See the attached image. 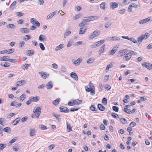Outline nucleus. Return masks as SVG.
<instances>
[{
  "label": "nucleus",
  "instance_id": "42",
  "mask_svg": "<svg viewBox=\"0 0 152 152\" xmlns=\"http://www.w3.org/2000/svg\"><path fill=\"white\" fill-rule=\"evenodd\" d=\"M102 103L104 105H106L107 103V99L105 98H103L102 100Z\"/></svg>",
  "mask_w": 152,
  "mask_h": 152
},
{
  "label": "nucleus",
  "instance_id": "64",
  "mask_svg": "<svg viewBox=\"0 0 152 152\" xmlns=\"http://www.w3.org/2000/svg\"><path fill=\"white\" fill-rule=\"evenodd\" d=\"M109 75H105V76L104 78V81L106 82L109 79Z\"/></svg>",
  "mask_w": 152,
  "mask_h": 152
},
{
  "label": "nucleus",
  "instance_id": "16",
  "mask_svg": "<svg viewBox=\"0 0 152 152\" xmlns=\"http://www.w3.org/2000/svg\"><path fill=\"white\" fill-rule=\"evenodd\" d=\"M56 11H54L53 12H52L50 13L47 16V19H50L56 13Z\"/></svg>",
  "mask_w": 152,
  "mask_h": 152
},
{
  "label": "nucleus",
  "instance_id": "15",
  "mask_svg": "<svg viewBox=\"0 0 152 152\" xmlns=\"http://www.w3.org/2000/svg\"><path fill=\"white\" fill-rule=\"evenodd\" d=\"M140 7V6L137 5L135 4H132L129 5L128 8V10H131L132 9V7L134 8H138Z\"/></svg>",
  "mask_w": 152,
  "mask_h": 152
},
{
  "label": "nucleus",
  "instance_id": "33",
  "mask_svg": "<svg viewBox=\"0 0 152 152\" xmlns=\"http://www.w3.org/2000/svg\"><path fill=\"white\" fill-rule=\"evenodd\" d=\"M35 131L34 129H30V135L31 136H33L35 135Z\"/></svg>",
  "mask_w": 152,
  "mask_h": 152
},
{
  "label": "nucleus",
  "instance_id": "47",
  "mask_svg": "<svg viewBox=\"0 0 152 152\" xmlns=\"http://www.w3.org/2000/svg\"><path fill=\"white\" fill-rule=\"evenodd\" d=\"M89 88L90 89H93V88H94V86L93 83H91V81L89 82Z\"/></svg>",
  "mask_w": 152,
  "mask_h": 152
},
{
  "label": "nucleus",
  "instance_id": "59",
  "mask_svg": "<svg viewBox=\"0 0 152 152\" xmlns=\"http://www.w3.org/2000/svg\"><path fill=\"white\" fill-rule=\"evenodd\" d=\"M136 125V123L134 122H132L130 124L129 126L131 127H133Z\"/></svg>",
  "mask_w": 152,
  "mask_h": 152
},
{
  "label": "nucleus",
  "instance_id": "48",
  "mask_svg": "<svg viewBox=\"0 0 152 152\" xmlns=\"http://www.w3.org/2000/svg\"><path fill=\"white\" fill-rule=\"evenodd\" d=\"M124 111L126 113H131V110H130L127 108H124Z\"/></svg>",
  "mask_w": 152,
  "mask_h": 152
},
{
  "label": "nucleus",
  "instance_id": "50",
  "mask_svg": "<svg viewBox=\"0 0 152 152\" xmlns=\"http://www.w3.org/2000/svg\"><path fill=\"white\" fill-rule=\"evenodd\" d=\"M113 110L114 111H115L116 112H118L119 110V108L118 107L113 106Z\"/></svg>",
  "mask_w": 152,
  "mask_h": 152
},
{
  "label": "nucleus",
  "instance_id": "5",
  "mask_svg": "<svg viewBox=\"0 0 152 152\" xmlns=\"http://www.w3.org/2000/svg\"><path fill=\"white\" fill-rule=\"evenodd\" d=\"M152 21V17H149L140 20L139 22L140 24H143L147 23L148 22Z\"/></svg>",
  "mask_w": 152,
  "mask_h": 152
},
{
  "label": "nucleus",
  "instance_id": "17",
  "mask_svg": "<svg viewBox=\"0 0 152 152\" xmlns=\"http://www.w3.org/2000/svg\"><path fill=\"white\" fill-rule=\"evenodd\" d=\"M19 30L22 33H28L29 32V29L27 28H19Z\"/></svg>",
  "mask_w": 152,
  "mask_h": 152
},
{
  "label": "nucleus",
  "instance_id": "54",
  "mask_svg": "<svg viewBox=\"0 0 152 152\" xmlns=\"http://www.w3.org/2000/svg\"><path fill=\"white\" fill-rule=\"evenodd\" d=\"M129 40L132 42L134 43H136L137 42V40H136L133 37H130Z\"/></svg>",
  "mask_w": 152,
  "mask_h": 152
},
{
  "label": "nucleus",
  "instance_id": "23",
  "mask_svg": "<svg viewBox=\"0 0 152 152\" xmlns=\"http://www.w3.org/2000/svg\"><path fill=\"white\" fill-rule=\"evenodd\" d=\"M61 100L60 98H57L56 100L53 101L52 103L55 105H57L59 103Z\"/></svg>",
  "mask_w": 152,
  "mask_h": 152
},
{
  "label": "nucleus",
  "instance_id": "14",
  "mask_svg": "<svg viewBox=\"0 0 152 152\" xmlns=\"http://www.w3.org/2000/svg\"><path fill=\"white\" fill-rule=\"evenodd\" d=\"M30 98L32 102H36L38 101L39 100V98L37 96L35 97L31 96Z\"/></svg>",
  "mask_w": 152,
  "mask_h": 152
},
{
  "label": "nucleus",
  "instance_id": "45",
  "mask_svg": "<svg viewBox=\"0 0 152 152\" xmlns=\"http://www.w3.org/2000/svg\"><path fill=\"white\" fill-rule=\"evenodd\" d=\"M39 45L40 48L43 51L45 50V47L42 43H40Z\"/></svg>",
  "mask_w": 152,
  "mask_h": 152
},
{
  "label": "nucleus",
  "instance_id": "30",
  "mask_svg": "<svg viewBox=\"0 0 152 152\" xmlns=\"http://www.w3.org/2000/svg\"><path fill=\"white\" fill-rule=\"evenodd\" d=\"M67 128L66 130L68 132H70L72 130V127L71 126L70 124H69L68 123H66Z\"/></svg>",
  "mask_w": 152,
  "mask_h": 152
},
{
  "label": "nucleus",
  "instance_id": "55",
  "mask_svg": "<svg viewBox=\"0 0 152 152\" xmlns=\"http://www.w3.org/2000/svg\"><path fill=\"white\" fill-rule=\"evenodd\" d=\"M105 88L107 91L111 89V86L108 85H106L104 86Z\"/></svg>",
  "mask_w": 152,
  "mask_h": 152
},
{
  "label": "nucleus",
  "instance_id": "39",
  "mask_svg": "<svg viewBox=\"0 0 152 152\" xmlns=\"http://www.w3.org/2000/svg\"><path fill=\"white\" fill-rule=\"evenodd\" d=\"M52 115L54 117H56V118L58 120H59L60 119V115L56 114L54 113H52Z\"/></svg>",
  "mask_w": 152,
  "mask_h": 152
},
{
  "label": "nucleus",
  "instance_id": "12",
  "mask_svg": "<svg viewBox=\"0 0 152 152\" xmlns=\"http://www.w3.org/2000/svg\"><path fill=\"white\" fill-rule=\"evenodd\" d=\"M118 4L115 2H112L110 3V6L111 8L114 9L118 7Z\"/></svg>",
  "mask_w": 152,
  "mask_h": 152
},
{
  "label": "nucleus",
  "instance_id": "1",
  "mask_svg": "<svg viewBox=\"0 0 152 152\" xmlns=\"http://www.w3.org/2000/svg\"><path fill=\"white\" fill-rule=\"evenodd\" d=\"M98 18L99 17L97 16L86 17L85 19H83V21L79 23L78 26L80 27H82L85 26L87 24V23L89 21L96 19Z\"/></svg>",
  "mask_w": 152,
  "mask_h": 152
},
{
  "label": "nucleus",
  "instance_id": "52",
  "mask_svg": "<svg viewBox=\"0 0 152 152\" xmlns=\"http://www.w3.org/2000/svg\"><path fill=\"white\" fill-rule=\"evenodd\" d=\"M20 100L22 101L24 100L25 99V95L24 94H22L20 97Z\"/></svg>",
  "mask_w": 152,
  "mask_h": 152
},
{
  "label": "nucleus",
  "instance_id": "41",
  "mask_svg": "<svg viewBox=\"0 0 152 152\" xmlns=\"http://www.w3.org/2000/svg\"><path fill=\"white\" fill-rule=\"evenodd\" d=\"M23 67H22L23 69H26L30 65V64H23Z\"/></svg>",
  "mask_w": 152,
  "mask_h": 152
},
{
  "label": "nucleus",
  "instance_id": "24",
  "mask_svg": "<svg viewBox=\"0 0 152 152\" xmlns=\"http://www.w3.org/2000/svg\"><path fill=\"white\" fill-rule=\"evenodd\" d=\"M26 54L27 56H32L34 54L33 50H28L26 52Z\"/></svg>",
  "mask_w": 152,
  "mask_h": 152
},
{
  "label": "nucleus",
  "instance_id": "36",
  "mask_svg": "<svg viewBox=\"0 0 152 152\" xmlns=\"http://www.w3.org/2000/svg\"><path fill=\"white\" fill-rule=\"evenodd\" d=\"M111 23L110 21L107 22L104 24V27L106 28H107L109 27L111 25Z\"/></svg>",
  "mask_w": 152,
  "mask_h": 152
},
{
  "label": "nucleus",
  "instance_id": "58",
  "mask_svg": "<svg viewBox=\"0 0 152 152\" xmlns=\"http://www.w3.org/2000/svg\"><path fill=\"white\" fill-rule=\"evenodd\" d=\"M12 149L13 150L16 151H18L19 150V149L18 148L17 146V145H14L12 147Z\"/></svg>",
  "mask_w": 152,
  "mask_h": 152
},
{
  "label": "nucleus",
  "instance_id": "35",
  "mask_svg": "<svg viewBox=\"0 0 152 152\" xmlns=\"http://www.w3.org/2000/svg\"><path fill=\"white\" fill-rule=\"evenodd\" d=\"M120 121L123 124H126L127 123V121L126 119L124 118H120Z\"/></svg>",
  "mask_w": 152,
  "mask_h": 152
},
{
  "label": "nucleus",
  "instance_id": "61",
  "mask_svg": "<svg viewBox=\"0 0 152 152\" xmlns=\"http://www.w3.org/2000/svg\"><path fill=\"white\" fill-rule=\"evenodd\" d=\"M17 140L16 139H13L11 140L9 142V144L10 145H11L12 143L16 141Z\"/></svg>",
  "mask_w": 152,
  "mask_h": 152
},
{
  "label": "nucleus",
  "instance_id": "11",
  "mask_svg": "<svg viewBox=\"0 0 152 152\" xmlns=\"http://www.w3.org/2000/svg\"><path fill=\"white\" fill-rule=\"evenodd\" d=\"M142 65L143 66L145 67L149 70H151L152 69V64H150L149 63L145 62L142 64Z\"/></svg>",
  "mask_w": 152,
  "mask_h": 152
},
{
  "label": "nucleus",
  "instance_id": "29",
  "mask_svg": "<svg viewBox=\"0 0 152 152\" xmlns=\"http://www.w3.org/2000/svg\"><path fill=\"white\" fill-rule=\"evenodd\" d=\"M97 107L99 110L101 111H103L105 109V107L102 104H98Z\"/></svg>",
  "mask_w": 152,
  "mask_h": 152
},
{
  "label": "nucleus",
  "instance_id": "7",
  "mask_svg": "<svg viewBox=\"0 0 152 152\" xmlns=\"http://www.w3.org/2000/svg\"><path fill=\"white\" fill-rule=\"evenodd\" d=\"M99 31H94L89 37V39H92L95 37L99 35Z\"/></svg>",
  "mask_w": 152,
  "mask_h": 152
},
{
  "label": "nucleus",
  "instance_id": "20",
  "mask_svg": "<svg viewBox=\"0 0 152 152\" xmlns=\"http://www.w3.org/2000/svg\"><path fill=\"white\" fill-rule=\"evenodd\" d=\"M114 64V62H113L112 61L111 62L110 64L107 65V66L106 67L105 69V70L108 71L113 66Z\"/></svg>",
  "mask_w": 152,
  "mask_h": 152
},
{
  "label": "nucleus",
  "instance_id": "46",
  "mask_svg": "<svg viewBox=\"0 0 152 152\" xmlns=\"http://www.w3.org/2000/svg\"><path fill=\"white\" fill-rule=\"evenodd\" d=\"M71 33V32L70 31H68L66 32L64 34V38H66L67 36L69 35Z\"/></svg>",
  "mask_w": 152,
  "mask_h": 152
},
{
  "label": "nucleus",
  "instance_id": "34",
  "mask_svg": "<svg viewBox=\"0 0 152 152\" xmlns=\"http://www.w3.org/2000/svg\"><path fill=\"white\" fill-rule=\"evenodd\" d=\"M45 36L43 35H40L39 37V40L40 41H44L45 39Z\"/></svg>",
  "mask_w": 152,
  "mask_h": 152
},
{
  "label": "nucleus",
  "instance_id": "13",
  "mask_svg": "<svg viewBox=\"0 0 152 152\" xmlns=\"http://www.w3.org/2000/svg\"><path fill=\"white\" fill-rule=\"evenodd\" d=\"M70 76L75 80L77 81L78 79V77L77 74L74 72H72L70 73Z\"/></svg>",
  "mask_w": 152,
  "mask_h": 152
},
{
  "label": "nucleus",
  "instance_id": "32",
  "mask_svg": "<svg viewBox=\"0 0 152 152\" xmlns=\"http://www.w3.org/2000/svg\"><path fill=\"white\" fill-rule=\"evenodd\" d=\"M20 120V118H16L13 121L12 123H13L14 124L13 125H17L19 122Z\"/></svg>",
  "mask_w": 152,
  "mask_h": 152
},
{
  "label": "nucleus",
  "instance_id": "28",
  "mask_svg": "<svg viewBox=\"0 0 152 152\" xmlns=\"http://www.w3.org/2000/svg\"><path fill=\"white\" fill-rule=\"evenodd\" d=\"M73 101L75 105L80 104L82 102V100H79L78 99L73 100Z\"/></svg>",
  "mask_w": 152,
  "mask_h": 152
},
{
  "label": "nucleus",
  "instance_id": "51",
  "mask_svg": "<svg viewBox=\"0 0 152 152\" xmlns=\"http://www.w3.org/2000/svg\"><path fill=\"white\" fill-rule=\"evenodd\" d=\"M111 115L114 118H119V117L118 115L117 114L114 113H112L111 114Z\"/></svg>",
  "mask_w": 152,
  "mask_h": 152
},
{
  "label": "nucleus",
  "instance_id": "3",
  "mask_svg": "<svg viewBox=\"0 0 152 152\" xmlns=\"http://www.w3.org/2000/svg\"><path fill=\"white\" fill-rule=\"evenodd\" d=\"M150 35L149 33H146L144 35H141L137 38V41L139 43L138 45L140 44L143 40L145 39H147Z\"/></svg>",
  "mask_w": 152,
  "mask_h": 152
},
{
  "label": "nucleus",
  "instance_id": "43",
  "mask_svg": "<svg viewBox=\"0 0 152 152\" xmlns=\"http://www.w3.org/2000/svg\"><path fill=\"white\" fill-rule=\"evenodd\" d=\"M90 110L92 111H96L97 110V109L93 105H91L90 107Z\"/></svg>",
  "mask_w": 152,
  "mask_h": 152
},
{
  "label": "nucleus",
  "instance_id": "21",
  "mask_svg": "<svg viewBox=\"0 0 152 152\" xmlns=\"http://www.w3.org/2000/svg\"><path fill=\"white\" fill-rule=\"evenodd\" d=\"M64 47V45L63 44H61L57 46L55 48V51H57L58 50L63 48Z\"/></svg>",
  "mask_w": 152,
  "mask_h": 152
},
{
  "label": "nucleus",
  "instance_id": "9",
  "mask_svg": "<svg viewBox=\"0 0 152 152\" xmlns=\"http://www.w3.org/2000/svg\"><path fill=\"white\" fill-rule=\"evenodd\" d=\"M128 52V50L127 49H125L121 50L119 51V54L118 55L119 57H122L125 55Z\"/></svg>",
  "mask_w": 152,
  "mask_h": 152
},
{
  "label": "nucleus",
  "instance_id": "22",
  "mask_svg": "<svg viewBox=\"0 0 152 152\" xmlns=\"http://www.w3.org/2000/svg\"><path fill=\"white\" fill-rule=\"evenodd\" d=\"M26 83L25 80H22L20 81H18L17 82V86H20L23 85L24 83Z\"/></svg>",
  "mask_w": 152,
  "mask_h": 152
},
{
  "label": "nucleus",
  "instance_id": "44",
  "mask_svg": "<svg viewBox=\"0 0 152 152\" xmlns=\"http://www.w3.org/2000/svg\"><path fill=\"white\" fill-rule=\"evenodd\" d=\"M100 8L103 10H104L105 8V3L104 2H102L100 5Z\"/></svg>",
  "mask_w": 152,
  "mask_h": 152
},
{
  "label": "nucleus",
  "instance_id": "62",
  "mask_svg": "<svg viewBox=\"0 0 152 152\" xmlns=\"http://www.w3.org/2000/svg\"><path fill=\"white\" fill-rule=\"evenodd\" d=\"M72 41H69L67 44V47L68 48L70 47L72 45Z\"/></svg>",
  "mask_w": 152,
  "mask_h": 152
},
{
  "label": "nucleus",
  "instance_id": "63",
  "mask_svg": "<svg viewBox=\"0 0 152 152\" xmlns=\"http://www.w3.org/2000/svg\"><path fill=\"white\" fill-rule=\"evenodd\" d=\"M14 52L13 49H10L7 50V54H10L13 53Z\"/></svg>",
  "mask_w": 152,
  "mask_h": 152
},
{
  "label": "nucleus",
  "instance_id": "10",
  "mask_svg": "<svg viewBox=\"0 0 152 152\" xmlns=\"http://www.w3.org/2000/svg\"><path fill=\"white\" fill-rule=\"evenodd\" d=\"M39 74L41 76V77L44 79L47 78L49 75V74H47L46 72H39Z\"/></svg>",
  "mask_w": 152,
  "mask_h": 152
},
{
  "label": "nucleus",
  "instance_id": "60",
  "mask_svg": "<svg viewBox=\"0 0 152 152\" xmlns=\"http://www.w3.org/2000/svg\"><path fill=\"white\" fill-rule=\"evenodd\" d=\"M14 115V114L13 113H10L8 114V115L7 116V118H10L12 116H13V115Z\"/></svg>",
  "mask_w": 152,
  "mask_h": 152
},
{
  "label": "nucleus",
  "instance_id": "26",
  "mask_svg": "<svg viewBox=\"0 0 152 152\" xmlns=\"http://www.w3.org/2000/svg\"><path fill=\"white\" fill-rule=\"evenodd\" d=\"M105 45H103L99 49V52H100L99 53V55H101V54L103 52L105 48Z\"/></svg>",
  "mask_w": 152,
  "mask_h": 152
},
{
  "label": "nucleus",
  "instance_id": "8",
  "mask_svg": "<svg viewBox=\"0 0 152 152\" xmlns=\"http://www.w3.org/2000/svg\"><path fill=\"white\" fill-rule=\"evenodd\" d=\"M60 111L63 113H69V109L66 107L63 106H61L59 107Z\"/></svg>",
  "mask_w": 152,
  "mask_h": 152
},
{
  "label": "nucleus",
  "instance_id": "6",
  "mask_svg": "<svg viewBox=\"0 0 152 152\" xmlns=\"http://www.w3.org/2000/svg\"><path fill=\"white\" fill-rule=\"evenodd\" d=\"M106 40L109 41H119L120 38L117 36H113L107 38Z\"/></svg>",
  "mask_w": 152,
  "mask_h": 152
},
{
  "label": "nucleus",
  "instance_id": "37",
  "mask_svg": "<svg viewBox=\"0 0 152 152\" xmlns=\"http://www.w3.org/2000/svg\"><path fill=\"white\" fill-rule=\"evenodd\" d=\"M94 61L93 58H89L87 61L86 62L88 64H91L93 63Z\"/></svg>",
  "mask_w": 152,
  "mask_h": 152
},
{
  "label": "nucleus",
  "instance_id": "2",
  "mask_svg": "<svg viewBox=\"0 0 152 152\" xmlns=\"http://www.w3.org/2000/svg\"><path fill=\"white\" fill-rule=\"evenodd\" d=\"M137 53L132 50H128V52L126 54V55L124 57V60L125 61H128L131 58L132 55H135Z\"/></svg>",
  "mask_w": 152,
  "mask_h": 152
},
{
  "label": "nucleus",
  "instance_id": "49",
  "mask_svg": "<svg viewBox=\"0 0 152 152\" xmlns=\"http://www.w3.org/2000/svg\"><path fill=\"white\" fill-rule=\"evenodd\" d=\"M16 3V2L15 1H14L11 4L10 6V8L11 9H14V7H15Z\"/></svg>",
  "mask_w": 152,
  "mask_h": 152
},
{
  "label": "nucleus",
  "instance_id": "53",
  "mask_svg": "<svg viewBox=\"0 0 152 152\" xmlns=\"http://www.w3.org/2000/svg\"><path fill=\"white\" fill-rule=\"evenodd\" d=\"M39 126L42 130L46 129H47V127L43 125H40Z\"/></svg>",
  "mask_w": 152,
  "mask_h": 152
},
{
  "label": "nucleus",
  "instance_id": "31",
  "mask_svg": "<svg viewBox=\"0 0 152 152\" xmlns=\"http://www.w3.org/2000/svg\"><path fill=\"white\" fill-rule=\"evenodd\" d=\"M83 27L81 28L80 29L79 34H83L85 33V32L86 30V29L85 28L83 29Z\"/></svg>",
  "mask_w": 152,
  "mask_h": 152
},
{
  "label": "nucleus",
  "instance_id": "19",
  "mask_svg": "<svg viewBox=\"0 0 152 152\" xmlns=\"http://www.w3.org/2000/svg\"><path fill=\"white\" fill-rule=\"evenodd\" d=\"M82 60V59L81 58H78L77 60H75L74 62V64L76 65H79L80 63Z\"/></svg>",
  "mask_w": 152,
  "mask_h": 152
},
{
  "label": "nucleus",
  "instance_id": "57",
  "mask_svg": "<svg viewBox=\"0 0 152 152\" xmlns=\"http://www.w3.org/2000/svg\"><path fill=\"white\" fill-rule=\"evenodd\" d=\"M7 28H14V25L13 24H9L7 26Z\"/></svg>",
  "mask_w": 152,
  "mask_h": 152
},
{
  "label": "nucleus",
  "instance_id": "18",
  "mask_svg": "<svg viewBox=\"0 0 152 152\" xmlns=\"http://www.w3.org/2000/svg\"><path fill=\"white\" fill-rule=\"evenodd\" d=\"M53 86L52 82L51 81H49L46 85V87L48 89L51 88Z\"/></svg>",
  "mask_w": 152,
  "mask_h": 152
},
{
  "label": "nucleus",
  "instance_id": "4",
  "mask_svg": "<svg viewBox=\"0 0 152 152\" xmlns=\"http://www.w3.org/2000/svg\"><path fill=\"white\" fill-rule=\"evenodd\" d=\"M41 109L39 107H35L33 110V112L35 114L37 118L39 117L41 113Z\"/></svg>",
  "mask_w": 152,
  "mask_h": 152
},
{
  "label": "nucleus",
  "instance_id": "27",
  "mask_svg": "<svg viewBox=\"0 0 152 152\" xmlns=\"http://www.w3.org/2000/svg\"><path fill=\"white\" fill-rule=\"evenodd\" d=\"M9 57L8 56H4L1 58V61H9Z\"/></svg>",
  "mask_w": 152,
  "mask_h": 152
},
{
  "label": "nucleus",
  "instance_id": "40",
  "mask_svg": "<svg viewBox=\"0 0 152 152\" xmlns=\"http://www.w3.org/2000/svg\"><path fill=\"white\" fill-rule=\"evenodd\" d=\"M82 15L81 14H78L75 15L73 18L74 20H75L78 18H80L81 17Z\"/></svg>",
  "mask_w": 152,
  "mask_h": 152
},
{
  "label": "nucleus",
  "instance_id": "56",
  "mask_svg": "<svg viewBox=\"0 0 152 152\" xmlns=\"http://www.w3.org/2000/svg\"><path fill=\"white\" fill-rule=\"evenodd\" d=\"M90 94L92 95H94L95 94V89L93 88V89H91V91H90Z\"/></svg>",
  "mask_w": 152,
  "mask_h": 152
},
{
  "label": "nucleus",
  "instance_id": "25",
  "mask_svg": "<svg viewBox=\"0 0 152 152\" xmlns=\"http://www.w3.org/2000/svg\"><path fill=\"white\" fill-rule=\"evenodd\" d=\"M117 51V49L115 48H114L113 49L109 52V55H113Z\"/></svg>",
  "mask_w": 152,
  "mask_h": 152
},
{
  "label": "nucleus",
  "instance_id": "38",
  "mask_svg": "<svg viewBox=\"0 0 152 152\" xmlns=\"http://www.w3.org/2000/svg\"><path fill=\"white\" fill-rule=\"evenodd\" d=\"M3 131L6 132H11L10 129V127H6L5 128L3 129Z\"/></svg>",
  "mask_w": 152,
  "mask_h": 152
}]
</instances>
